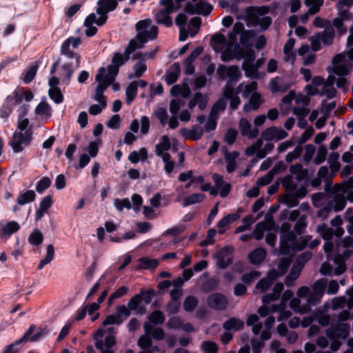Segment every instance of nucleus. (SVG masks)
I'll return each mask as SVG.
<instances>
[{
	"label": "nucleus",
	"instance_id": "nucleus-39",
	"mask_svg": "<svg viewBox=\"0 0 353 353\" xmlns=\"http://www.w3.org/2000/svg\"><path fill=\"white\" fill-rule=\"evenodd\" d=\"M48 95L50 99L57 104H60L63 101L64 97L59 88H50Z\"/></svg>",
	"mask_w": 353,
	"mask_h": 353
},
{
	"label": "nucleus",
	"instance_id": "nucleus-15",
	"mask_svg": "<svg viewBox=\"0 0 353 353\" xmlns=\"http://www.w3.org/2000/svg\"><path fill=\"white\" fill-rule=\"evenodd\" d=\"M181 68L178 62L174 63L170 70L166 72L165 75V81L168 85H171L177 81L180 75Z\"/></svg>",
	"mask_w": 353,
	"mask_h": 353
},
{
	"label": "nucleus",
	"instance_id": "nucleus-38",
	"mask_svg": "<svg viewBox=\"0 0 353 353\" xmlns=\"http://www.w3.org/2000/svg\"><path fill=\"white\" fill-rule=\"evenodd\" d=\"M148 319L151 323L156 325H161L165 321V316L163 313L159 310L153 311L149 315Z\"/></svg>",
	"mask_w": 353,
	"mask_h": 353
},
{
	"label": "nucleus",
	"instance_id": "nucleus-14",
	"mask_svg": "<svg viewBox=\"0 0 353 353\" xmlns=\"http://www.w3.org/2000/svg\"><path fill=\"white\" fill-rule=\"evenodd\" d=\"M262 102L261 94L259 92H254L251 95L248 102L243 105V110L245 112L256 110L260 107Z\"/></svg>",
	"mask_w": 353,
	"mask_h": 353
},
{
	"label": "nucleus",
	"instance_id": "nucleus-6",
	"mask_svg": "<svg viewBox=\"0 0 353 353\" xmlns=\"http://www.w3.org/2000/svg\"><path fill=\"white\" fill-rule=\"evenodd\" d=\"M207 303L212 309L215 310H224L227 307L228 301L223 294L216 292L211 294L208 296Z\"/></svg>",
	"mask_w": 353,
	"mask_h": 353
},
{
	"label": "nucleus",
	"instance_id": "nucleus-8",
	"mask_svg": "<svg viewBox=\"0 0 353 353\" xmlns=\"http://www.w3.org/2000/svg\"><path fill=\"white\" fill-rule=\"evenodd\" d=\"M350 325L347 323L337 322L332 323L331 327L328 329L327 335L329 338L332 334H335L338 338L345 339L349 335Z\"/></svg>",
	"mask_w": 353,
	"mask_h": 353
},
{
	"label": "nucleus",
	"instance_id": "nucleus-35",
	"mask_svg": "<svg viewBox=\"0 0 353 353\" xmlns=\"http://www.w3.org/2000/svg\"><path fill=\"white\" fill-rule=\"evenodd\" d=\"M199 304V301L194 296H188L183 301V309L188 312H192Z\"/></svg>",
	"mask_w": 353,
	"mask_h": 353
},
{
	"label": "nucleus",
	"instance_id": "nucleus-18",
	"mask_svg": "<svg viewBox=\"0 0 353 353\" xmlns=\"http://www.w3.org/2000/svg\"><path fill=\"white\" fill-rule=\"evenodd\" d=\"M244 321L236 318L230 317L223 323V328L227 331H239L244 327Z\"/></svg>",
	"mask_w": 353,
	"mask_h": 353
},
{
	"label": "nucleus",
	"instance_id": "nucleus-44",
	"mask_svg": "<svg viewBox=\"0 0 353 353\" xmlns=\"http://www.w3.org/2000/svg\"><path fill=\"white\" fill-rule=\"evenodd\" d=\"M52 184L50 179L48 176L41 178L37 183L36 191L39 194L43 193L46 190L49 188Z\"/></svg>",
	"mask_w": 353,
	"mask_h": 353
},
{
	"label": "nucleus",
	"instance_id": "nucleus-2",
	"mask_svg": "<svg viewBox=\"0 0 353 353\" xmlns=\"http://www.w3.org/2000/svg\"><path fill=\"white\" fill-rule=\"evenodd\" d=\"M33 132L32 127L28 128L24 133L19 132H14L12 135V138L10 142V145H11L14 152L19 153L23 151V144L25 145H30L32 137Z\"/></svg>",
	"mask_w": 353,
	"mask_h": 353
},
{
	"label": "nucleus",
	"instance_id": "nucleus-45",
	"mask_svg": "<svg viewBox=\"0 0 353 353\" xmlns=\"http://www.w3.org/2000/svg\"><path fill=\"white\" fill-rule=\"evenodd\" d=\"M305 4L306 6L310 7L309 11L311 14H316L323 6V0H305Z\"/></svg>",
	"mask_w": 353,
	"mask_h": 353
},
{
	"label": "nucleus",
	"instance_id": "nucleus-63",
	"mask_svg": "<svg viewBox=\"0 0 353 353\" xmlns=\"http://www.w3.org/2000/svg\"><path fill=\"white\" fill-rule=\"evenodd\" d=\"M332 26L338 30L341 36L345 34L347 32V28L344 26L343 19L337 17L334 18L332 21Z\"/></svg>",
	"mask_w": 353,
	"mask_h": 353
},
{
	"label": "nucleus",
	"instance_id": "nucleus-58",
	"mask_svg": "<svg viewBox=\"0 0 353 353\" xmlns=\"http://www.w3.org/2000/svg\"><path fill=\"white\" fill-rule=\"evenodd\" d=\"M314 134V130L312 127H309L302 133L300 139L298 141V145L301 146L306 143Z\"/></svg>",
	"mask_w": 353,
	"mask_h": 353
},
{
	"label": "nucleus",
	"instance_id": "nucleus-56",
	"mask_svg": "<svg viewBox=\"0 0 353 353\" xmlns=\"http://www.w3.org/2000/svg\"><path fill=\"white\" fill-rule=\"evenodd\" d=\"M51 108L46 102L39 103L35 108V114L38 115H48Z\"/></svg>",
	"mask_w": 353,
	"mask_h": 353
},
{
	"label": "nucleus",
	"instance_id": "nucleus-24",
	"mask_svg": "<svg viewBox=\"0 0 353 353\" xmlns=\"http://www.w3.org/2000/svg\"><path fill=\"white\" fill-rule=\"evenodd\" d=\"M316 231L321 234L323 239L327 241L332 239L335 234L334 230L327 227L325 223L319 224Z\"/></svg>",
	"mask_w": 353,
	"mask_h": 353
},
{
	"label": "nucleus",
	"instance_id": "nucleus-17",
	"mask_svg": "<svg viewBox=\"0 0 353 353\" xmlns=\"http://www.w3.org/2000/svg\"><path fill=\"white\" fill-rule=\"evenodd\" d=\"M239 218H240V215L237 212L228 214L226 216H223L217 223V227L219 229V233L221 234H224L225 232V230L224 229V228L233 223L236 220H238Z\"/></svg>",
	"mask_w": 353,
	"mask_h": 353
},
{
	"label": "nucleus",
	"instance_id": "nucleus-10",
	"mask_svg": "<svg viewBox=\"0 0 353 353\" xmlns=\"http://www.w3.org/2000/svg\"><path fill=\"white\" fill-rule=\"evenodd\" d=\"M180 134L185 139L198 141L202 138L203 130L201 127L194 125L191 130L185 128H181Z\"/></svg>",
	"mask_w": 353,
	"mask_h": 353
},
{
	"label": "nucleus",
	"instance_id": "nucleus-3",
	"mask_svg": "<svg viewBox=\"0 0 353 353\" xmlns=\"http://www.w3.org/2000/svg\"><path fill=\"white\" fill-rule=\"evenodd\" d=\"M105 72V69L103 67H101L98 70V73L95 77V80L98 82V85L95 89L93 99L97 102H102V105H103V106H107V101L103 92L111 84L103 81L102 76Z\"/></svg>",
	"mask_w": 353,
	"mask_h": 353
},
{
	"label": "nucleus",
	"instance_id": "nucleus-51",
	"mask_svg": "<svg viewBox=\"0 0 353 353\" xmlns=\"http://www.w3.org/2000/svg\"><path fill=\"white\" fill-rule=\"evenodd\" d=\"M152 337L149 335H143L140 336L137 341L139 347L143 350H148L152 346Z\"/></svg>",
	"mask_w": 353,
	"mask_h": 353
},
{
	"label": "nucleus",
	"instance_id": "nucleus-55",
	"mask_svg": "<svg viewBox=\"0 0 353 353\" xmlns=\"http://www.w3.org/2000/svg\"><path fill=\"white\" fill-rule=\"evenodd\" d=\"M227 77L230 79V82L232 81H237L239 78L241 77V72L239 71L238 66L231 65L227 68Z\"/></svg>",
	"mask_w": 353,
	"mask_h": 353
},
{
	"label": "nucleus",
	"instance_id": "nucleus-21",
	"mask_svg": "<svg viewBox=\"0 0 353 353\" xmlns=\"http://www.w3.org/2000/svg\"><path fill=\"white\" fill-rule=\"evenodd\" d=\"M280 79V77H276L270 80L269 83L270 90L272 93L276 92H285L289 88L290 85L287 83L283 82L281 84H279L278 80Z\"/></svg>",
	"mask_w": 353,
	"mask_h": 353
},
{
	"label": "nucleus",
	"instance_id": "nucleus-54",
	"mask_svg": "<svg viewBox=\"0 0 353 353\" xmlns=\"http://www.w3.org/2000/svg\"><path fill=\"white\" fill-rule=\"evenodd\" d=\"M345 219L347 220L350 224L346 227L347 232L350 235H353V208H349L346 210L344 215Z\"/></svg>",
	"mask_w": 353,
	"mask_h": 353
},
{
	"label": "nucleus",
	"instance_id": "nucleus-11",
	"mask_svg": "<svg viewBox=\"0 0 353 353\" xmlns=\"http://www.w3.org/2000/svg\"><path fill=\"white\" fill-rule=\"evenodd\" d=\"M158 34V28L157 26H152L150 30L140 31L137 33L134 39L137 41L141 45H142V48H143L144 44L148 40L154 39Z\"/></svg>",
	"mask_w": 353,
	"mask_h": 353
},
{
	"label": "nucleus",
	"instance_id": "nucleus-30",
	"mask_svg": "<svg viewBox=\"0 0 353 353\" xmlns=\"http://www.w3.org/2000/svg\"><path fill=\"white\" fill-rule=\"evenodd\" d=\"M47 253L44 259L40 261L38 266L37 270H40L43 268V267L50 263L53 259L54 255V248L53 245L50 244L47 246Z\"/></svg>",
	"mask_w": 353,
	"mask_h": 353
},
{
	"label": "nucleus",
	"instance_id": "nucleus-20",
	"mask_svg": "<svg viewBox=\"0 0 353 353\" xmlns=\"http://www.w3.org/2000/svg\"><path fill=\"white\" fill-rule=\"evenodd\" d=\"M256 37V32L253 30L244 31L240 36V43L243 48H252V40Z\"/></svg>",
	"mask_w": 353,
	"mask_h": 353
},
{
	"label": "nucleus",
	"instance_id": "nucleus-9",
	"mask_svg": "<svg viewBox=\"0 0 353 353\" xmlns=\"http://www.w3.org/2000/svg\"><path fill=\"white\" fill-rule=\"evenodd\" d=\"M35 329L36 325L33 324L31 325L20 339L6 345L1 353H18V345L22 343L28 341V337L34 332Z\"/></svg>",
	"mask_w": 353,
	"mask_h": 353
},
{
	"label": "nucleus",
	"instance_id": "nucleus-48",
	"mask_svg": "<svg viewBox=\"0 0 353 353\" xmlns=\"http://www.w3.org/2000/svg\"><path fill=\"white\" fill-rule=\"evenodd\" d=\"M270 12V8L267 6H261L258 7H248L246 9V13H254L256 15L263 16Z\"/></svg>",
	"mask_w": 353,
	"mask_h": 353
},
{
	"label": "nucleus",
	"instance_id": "nucleus-43",
	"mask_svg": "<svg viewBox=\"0 0 353 353\" xmlns=\"http://www.w3.org/2000/svg\"><path fill=\"white\" fill-rule=\"evenodd\" d=\"M327 154V148L325 147V145H321L319 147L317 154L314 159V163L316 165H320V164L323 163L326 159Z\"/></svg>",
	"mask_w": 353,
	"mask_h": 353
},
{
	"label": "nucleus",
	"instance_id": "nucleus-22",
	"mask_svg": "<svg viewBox=\"0 0 353 353\" xmlns=\"http://www.w3.org/2000/svg\"><path fill=\"white\" fill-rule=\"evenodd\" d=\"M173 12L161 9L157 14V21L158 23L163 24L166 27L172 26V19L170 16Z\"/></svg>",
	"mask_w": 353,
	"mask_h": 353
},
{
	"label": "nucleus",
	"instance_id": "nucleus-26",
	"mask_svg": "<svg viewBox=\"0 0 353 353\" xmlns=\"http://www.w3.org/2000/svg\"><path fill=\"white\" fill-rule=\"evenodd\" d=\"M138 91V83L136 81H132L128 85L125 91L126 103L130 105L136 98Z\"/></svg>",
	"mask_w": 353,
	"mask_h": 353
},
{
	"label": "nucleus",
	"instance_id": "nucleus-34",
	"mask_svg": "<svg viewBox=\"0 0 353 353\" xmlns=\"http://www.w3.org/2000/svg\"><path fill=\"white\" fill-rule=\"evenodd\" d=\"M171 147L169 137L167 135H163L161 137V141L156 145V152L158 156L163 154L164 151H168Z\"/></svg>",
	"mask_w": 353,
	"mask_h": 353
},
{
	"label": "nucleus",
	"instance_id": "nucleus-12",
	"mask_svg": "<svg viewBox=\"0 0 353 353\" xmlns=\"http://www.w3.org/2000/svg\"><path fill=\"white\" fill-rule=\"evenodd\" d=\"M248 20L254 26H259L261 28V30H266L272 24V20L270 17L265 16L261 18L259 17L254 13H248Z\"/></svg>",
	"mask_w": 353,
	"mask_h": 353
},
{
	"label": "nucleus",
	"instance_id": "nucleus-36",
	"mask_svg": "<svg viewBox=\"0 0 353 353\" xmlns=\"http://www.w3.org/2000/svg\"><path fill=\"white\" fill-rule=\"evenodd\" d=\"M212 10L213 6L210 3L201 1L197 2L196 14L208 16L211 13Z\"/></svg>",
	"mask_w": 353,
	"mask_h": 353
},
{
	"label": "nucleus",
	"instance_id": "nucleus-60",
	"mask_svg": "<svg viewBox=\"0 0 353 353\" xmlns=\"http://www.w3.org/2000/svg\"><path fill=\"white\" fill-rule=\"evenodd\" d=\"M252 125L248 120L245 118H241L239 121V129L242 136L245 137L248 135Z\"/></svg>",
	"mask_w": 353,
	"mask_h": 353
},
{
	"label": "nucleus",
	"instance_id": "nucleus-27",
	"mask_svg": "<svg viewBox=\"0 0 353 353\" xmlns=\"http://www.w3.org/2000/svg\"><path fill=\"white\" fill-rule=\"evenodd\" d=\"M108 74L105 73L102 76V78L104 81L108 82L110 84H112L115 81L116 77L119 74V68L116 66L110 64L107 67Z\"/></svg>",
	"mask_w": 353,
	"mask_h": 353
},
{
	"label": "nucleus",
	"instance_id": "nucleus-1",
	"mask_svg": "<svg viewBox=\"0 0 353 353\" xmlns=\"http://www.w3.org/2000/svg\"><path fill=\"white\" fill-rule=\"evenodd\" d=\"M156 295L155 290L153 289L145 290L141 289L140 292L133 296L128 303V307L125 305H119L116 310V315L119 319H121L122 316L128 317L130 316V310L137 311L140 314H143L146 312L145 305H141L144 302L146 305L151 303L152 298Z\"/></svg>",
	"mask_w": 353,
	"mask_h": 353
},
{
	"label": "nucleus",
	"instance_id": "nucleus-19",
	"mask_svg": "<svg viewBox=\"0 0 353 353\" xmlns=\"http://www.w3.org/2000/svg\"><path fill=\"white\" fill-rule=\"evenodd\" d=\"M266 256V251L264 248H258L248 254V259L252 265L261 263Z\"/></svg>",
	"mask_w": 353,
	"mask_h": 353
},
{
	"label": "nucleus",
	"instance_id": "nucleus-5",
	"mask_svg": "<svg viewBox=\"0 0 353 353\" xmlns=\"http://www.w3.org/2000/svg\"><path fill=\"white\" fill-rule=\"evenodd\" d=\"M233 248L226 245L216 254L217 266L221 270L226 269L233 263V258L230 256L233 253Z\"/></svg>",
	"mask_w": 353,
	"mask_h": 353
},
{
	"label": "nucleus",
	"instance_id": "nucleus-61",
	"mask_svg": "<svg viewBox=\"0 0 353 353\" xmlns=\"http://www.w3.org/2000/svg\"><path fill=\"white\" fill-rule=\"evenodd\" d=\"M237 137V131L234 128H229L224 135V141L228 145L233 144Z\"/></svg>",
	"mask_w": 353,
	"mask_h": 353
},
{
	"label": "nucleus",
	"instance_id": "nucleus-25",
	"mask_svg": "<svg viewBox=\"0 0 353 353\" xmlns=\"http://www.w3.org/2000/svg\"><path fill=\"white\" fill-rule=\"evenodd\" d=\"M50 330V329L46 326L44 327H37L36 326V329L34 332L28 337V341L31 342H37L41 340L43 338L46 336Z\"/></svg>",
	"mask_w": 353,
	"mask_h": 353
},
{
	"label": "nucleus",
	"instance_id": "nucleus-31",
	"mask_svg": "<svg viewBox=\"0 0 353 353\" xmlns=\"http://www.w3.org/2000/svg\"><path fill=\"white\" fill-rule=\"evenodd\" d=\"M334 38V30L333 27H325L323 31L321 39L324 45L330 46L333 43Z\"/></svg>",
	"mask_w": 353,
	"mask_h": 353
},
{
	"label": "nucleus",
	"instance_id": "nucleus-4",
	"mask_svg": "<svg viewBox=\"0 0 353 353\" xmlns=\"http://www.w3.org/2000/svg\"><path fill=\"white\" fill-rule=\"evenodd\" d=\"M81 43L80 37H70L66 39L61 44V54L64 55L70 59H77V63L81 60V56L74 51L70 50V46H72L73 49L77 48Z\"/></svg>",
	"mask_w": 353,
	"mask_h": 353
},
{
	"label": "nucleus",
	"instance_id": "nucleus-32",
	"mask_svg": "<svg viewBox=\"0 0 353 353\" xmlns=\"http://www.w3.org/2000/svg\"><path fill=\"white\" fill-rule=\"evenodd\" d=\"M336 192L345 194L348 190L353 189V176H350L347 180L343 181L341 183L334 185Z\"/></svg>",
	"mask_w": 353,
	"mask_h": 353
},
{
	"label": "nucleus",
	"instance_id": "nucleus-53",
	"mask_svg": "<svg viewBox=\"0 0 353 353\" xmlns=\"http://www.w3.org/2000/svg\"><path fill=\"white\" fill-rule=\"evenodd\" d=\"M201 347L205 353H216L219 349L217 344L210 341L203 342Z\"/></svg>",
	"mask_w": 353,
	"mask_h": 353
},
{
	"label": "nucleus",
	"instance_id": "nucleus-16",
	"mask_svg": "<svg viewBox=\"0 0 353 353\" xmlns=\"http://www.w3.org/2000/svg\"><path fill=\"white\" fill-rule=\"evenodd\" d=\"M97 13L108 14L114 10L118 6V2L116 0H98Z\"/></svg>",
	"mask_w": 353,
	"mask_h": 353
},
{
	"label": "nucleus",
	"instance_id": "nucleus-28",
	"mask_svg": "<svg viewBox=\"0 0 353 353\" xmlns=\"http://www.w3.org/2000/svg\"><path fill=\"white\" fill-rule=\"evenodd\" d=\"M38 68L39 65L37 62H34L28 68L23 79L25 83L28 84L33 81L37 74Z\"/></svg>",
	"mask_w": 353,
	"mask_h": 353
},
{
	"label": "nucleus",
	"instance_id": "nucleus-40",
	"mask_svg": "<svg viewBox=\"0 0 353 353\" xmlns=\"http://www.w3.org/2000/svg\"><path fill=\"white\" fill-rule=\"evenodd\" d=\"M227 105V103L225 100L223 98H219L212 106L210 110V116L213 117L215 114H217L219 112H223L225 110Z\"/></svg>",
	"mask_w": 353,
	"mask_h": 353
},
{
	"label": "nucleus",
	"instance_id": "nucleus-37",
	"mask_svg": "<svg viewBox=\"0 0 353 353\" xmlns=\"http://www.w3.org/2000/svg\"><path fill=\"white\" fill-rule=\"evenodd\" d=\"M43 236L42 232L37 228L34 229L28 237L29 243L34 246L41 245L43 242Z\"/></svg>",
	"mask_w": 353,
	"mask_h": 353
},
{
	"label": "nucleus",
	"instance_id": "nucleus-42",
	"mask_svg": "<svg viewBox=\"0 0 353 353\" xmlns=\"http://www.w3.org/2000/svg\"><path fill=\"white\" fill-rule=\"evenodd\" d=\"M129 288L127 286L123 285L119 288L113 293L110 294L108 298V304L111 305L114 299H119L128 294Z\"/></svg>",
	"mask_w": 353,
	"mask_h": 353
},
{
	"label": "nucleus",
	"instance_id": "nucleus-7",
	"mask_svg": "<svg viewBox=\"0 0 353 353\" xmlns=\"http://www.w3.org/2000/svg\"><path fill=\"white\" fill-rule=\"evenodd\" d=\"M74 60V63L72 61L66 62L61 66V79L62 83L66 85L70 84L74 72L81 65V61L77 63V59Z\"/></svg>",
	"mask_w": 353,
	"mask_h": 353
},
{
	"label": "nucleus",
	"instance_id": "nucleus-13",
	"mask_svg": "<svg viewBox=\"0 0 353 353\" xmlns=\"http://www.w3.org/2000/svg\"><path fill=\"white\" fill-rule=\"evenodd\" d=\"M19 230L20 225L17 221H8L6 224L0 225V239L8 238Z\"/></svg>",
	"mask_w": 353,
	"mask_h": 353
},
{
	"label": "nucleus",
	"instance_id": "nucleus-62",
	"mask_svg": "<svg viewBox=\"0 0 353 353\" xmlns=\"http://www.w3.org/2000/svg\"><path fill=\"white\" fill-rule=\"evenodd\" d=\"M126 63V61L124 59L123 54L121 52H117L112 54V65L116 66L117 68H120L123 65Z\"/></svg>",
	"mask_w": 353,
	"mask_h": 353
},
{
	"label": "nucleus",
	"instance_id": "nucleus-49",
	"mask_svg": "<svg viewBox=\"0 0 353 353\" xmlns=\"http://www.w3.org/2000/svg\"><path fill=\"white\" fill-rule=\"evenodd\" d=\"M303 148L296 145L292 152H290L285 156V161L288 163L292 162L294 159H298L302 154Z\"/></svg>",
	"mask_w": 353,
	"mask_h": 353
},
{
	"label": "nucleus",
	"instance_id": "nucleus-52",
	"mask_svg": "<svg viewBox=\"0 0 353 353\" xmlns=\"http://www.w3.org/2000/svg\"><path fill=\"white\" fill-rule=\"evenodd\" d=\"M242 69L245 71V76L248 77H254L258 72V69L254 63H243L242 64Z\"/></svg>",
	"mask_w": 353,
	"mask_h": 353
},
{
	"label": "nucleus",
	"instance_id": "nucleus-59",
	"mask_svg": "<svg viewBox=\"0 0 353 353\" xmlns=\"http://www.w3.org/2000/svg\"><path fill=\"white\" fill-rule=\"evenodd\" d=\"M114 206L119 211H122L123 208L130 209L132 205L131 203L128 198L123 199H114Z\"/></svg>",
	"mask_w": 353,
	"mask_h": 353
},
{
	"label": "nucleus",
	"instance_id": "nucleus-29",
	"mask_svg": "<svg viewBox=\"0 0 353 353\" xmlns=\"http://www.w3.org/2000/svg\"><path fill=\"white\" fill-rule=\"evenodd\" d=\"M312 236L306 235L301 237L299 240H296L292 244V249L293 251H302L308 245L309 241L311 240Z\"/></svg>",
	"mask_w": 353,
	"mask_h": 353
},
{
	"label": "nucleus",
	"instance_id": "nucleus-50",
	"mask_svg": "<svg viewBox=\"0 0 353 353\" xmlns=\"http://www.w3.org/2000/svg\"><path fill=\"white\" fill-rule=\"evenodd\" d=\"M290 264V259L285 257L280 259L277 265L278 270L280 273V275H283L287 272Z\"/></svg>",
	"mask_w": 353,
	"mask_h": 353
},
{
	"label": "nucleus",
	"instance_id": "nucleus-46",
	"mask_svg": "<svg viewBox=\"0 0 353 353\" xmlns=\"http://www.w3.org/2000/svg\"><path fill=\"white\" fill-rule=\"evenodd\" d=\"M239 91H235L230 81H228L223 88V96L225 100H228L232 97L239 94Z\"/></svg>",
	"mask_w": 353,
	"mask_h": 353
},
{
	"label": "nucleus",
	"instance_id": "nucleus-23",
	"mask_svg": "<svg viewBox=\"0 0 353 353\" xmlns=\"http://www.w3.org/2000/svg\"><path fill=\"white\" fill-rule=\"evenodd\" d=\"M35 198L36 194L33 190H26L19 193L17 202L20 205H24L26 203L34 201Z\"/></svg>",
	"mask_w": 353,
	"mask_h": 353
},
{
	"label": "nucleus",
	"instance_id": "nucleus-57",
	"mask_svg": "<svg viewBox=\"0 0 353 353\" xmlns=\"http://www.w3.org/2000/svg\"><path fill=\"white\" fill-rule=\"evenodd\" d=\"M257 83L256 81H252L250 83L247 84L242 93V97L244 99H247L250 97V95L254 92L257 90Z\"/></svg>",
	"mask_w": 353,
	"mask_h": 353
},
{
	"label": "nucleus",
	"instance_id": "nucleus-47",
	"mask_svg": "<svg viewBox=\"0 0 353 353\" xmlns=\"http://www.w3.org/2000/svg\"><path fill=\"white\" fill-rule=\"evenodd\" d=\"M141 268L155 269L159 265V261L157 259H150L146 257L139 259Z\"/></svg>",
	"mask_w": 353,
	"mask_h": 353
},
{
	"label": "nucleus",
	"instance_id": "nucleus-64",
	"mask_svg": "<svg viewBox=\"0 0 353 353\" xmlns=\"http://www.w3.org/2000/svg\"><path fill=\"white\" fill-rule=\"evenodd\" d=\"M121 119L119 114H114L106 123L107 126L113 130L119 129L121 126Z\"/></svg>",
	"mask_w": 353,
	"mask_h": 353
},
{
	"label": "nucleus",
	"instance_id": "nucleus-41",
	"mask_svg": "<svg viewBox=\"0 0 353 353\" xmlns=\"http://www.w3.org/2000/svg\"><path fill=\"white\" fill-rule=\"evenodd\" d=\"M219 284V280L215 277H212L205 281L202 285V290L205 292L215 290Z\"/></svg>",
	"mask_w": 353,
	"mask_h": 353
},
{
	"label": "nucleus",
	"instance_id": "nucleus-33",
	"mask_svg": "<svg viewBox=\"0 0 353 353\" xmlns=\"http://www.w3.org/2000/svg\"><path fill=\"white\" fill-rule=\"evenodd\" d=\"M205 195L201 193H194L190 196L185 197L183 201V206L186 207L195 204L196 203H201L203 201Z\"/></svg>",
	"mask_w": 353,
	"mask_h": 353
}]
</instances>
